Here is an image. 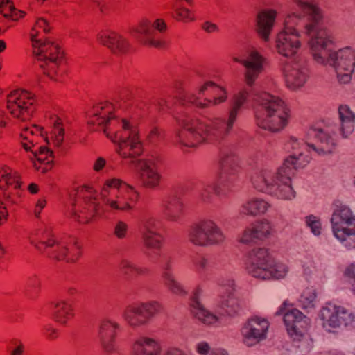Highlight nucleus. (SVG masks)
Masks as SVG:
<instances>
[{
  "instance_id": "nucleus-29",
  "label": "nucleus",
  "mask_w": 355,
  "mask_h": 355,
  "mask_svg": "<svg viewBox=\"0 0 355 355\" xmlns=\"http://www.w3.org/2000/svg\"><path fill=\"white\" fill-rule=\"evenodd\" d=\"M99 42L116 55L125 53L129 47L127 40L115 32H105L98 37Z\"/></svg>"
},
{
  "instance_id": "nucleus-25",
  "label": "nucleus",
  "mask_w": 355,
  "mask_h": 355,
  "mask_svg": "<svg viewBox=\"0 0 355 355\" xmlns=\"http://www.w3.org/2000/svg\"><path fill=\"white\" fill-rule=\"evenodd\" d=\"M202 289L196 287L191 295V310L193 316L205 325H216L219 323L220 318L215 313L207 309L202 303Z\"/></svg>"
},
{
  "instance_id": "nucleus-27",
  "label": "nucleus",
  "mask_w": 355,
  "mask_h": 355,
  "mask_svg": "<svg viewBox=\"0 0 355 355\" xmlns=\"http://www.w3.org/2000/svg\"><path fill=\"white\" fill-rule=\"evenodd\" d=\"M277 12L272 9L261 10L257 15V32L259 37L265 42L270 40L271 31L277 17Z\"/></svg>"
},
{
  "instance_id": "nucleus-34",
  "label": "nucleus",
  "mask_w": 355,
  "mask_h": 355,
  "mask_svg": "<svg viewBox=\"0 0 355 355\" xmlns=\"http://www.w3.org/2000/svg\"><path fill=\"white\" fill-rule=\"evenodd\" d=\"M73 316V312L71 303L66 300H60L55 304L54 317L56 322L62 325H66Z\"/></svg>"
},
{
  "instance_id": "nucleus-47",
  "label": "nucleus",
  "mask_w": 355,
  "mask_h": 355,
  "mask_svg": "<svg viewBox=\"0 0 355 355\" xmlns=\"http://www.w3.org/2000/svg\"><path fill=\"white\" fill-rule=\"evenodd\" d=\"M12 345L13 346L10 349V355H22L24 348V345L17 340H14Z\"/></svg>"
},
{
  "instance_id": "nucleus-59",
  "label": "nucleus",
  "mask_w": 355,
  "mask_h": 355,
  "mask_svg": "<svg viewBox=\"0 0 355 355\" xmlns=\"http://www.w3.org/2000/svg\"><path fill=\"white\" fill-rule=\"evenodd\" d=\"M94 2L97 6H98L101 9V3L103 0H91Z\"/></svg>"
},
{
  "instance_id": "nucleus-17",
  "label": "nucleus",
  "mask_w": 355,
  "mask_h": 355,
  "mask_svg": "<svg viewBox=\"0 0 355 355\" xmlns=\"http://www.w3.org/2000/svg\"><path fill=\"white\" fill-rule=\"evenodd\" d=\"M21 184L19 175L8 168H0V189L3 191L6 202L0 206V224L6 220L7 205L15 203L19 195Z\"/></svg>"
},
{
  "instance_id": "nucleus-58",
  "label": "nucleus",
  "mask_w": 355,
  "mask_h": 355,
  "mask_svg": "<svg viewBox=\"0 0 355 355\" xmlns=\"http://www.w3.org/2000/svg\"><path fill=\"white\" fill-rule=\"evenodd\" d=\"M6 49V43L3 40H0V53Z\"/></svg>"
},
{
  "instance_id": "nucleus-14",
  "label": "nucleus",
  "mask_w": 355,
  "mask_h": 355,
  "mask_svg": "<svg viewBox=\"0 0 355 355\" xmlns=\"http://www.w3.org/2000/svg\"><path fill=\"white\" fill-rule=\"evenodd\" d=\"M323 328L327 331L343 326H352L355 322V314L343 306L334 303H327L319 313Z\"/></svg>"
},
{
  "instance_id": "nucleus-62",
  "label": "nucleus",
  "mask_w": 355,
  "mask_h": 355,
  "mask_svg": "<svg viewBox=\"0 0 355 355\" xmlns=\"http://www.w3.org/2000/svg\"><path fill=\"white\" fill-rule=\"evenodd\" d=\"M2 250L0 248V255L2 254Z\"/></svg>"
},
{
  "instance_id": "nucleus-41",
  "label": "nucleus",
  "mask_w": 355,
  "mask_h": 355,
  "mask_svg": "<svg viewBox=\"0 0 355 355\" xmlns=\"http://www.w3.org/2000/svg\"><path fill=\"white\" fill-rule=\"evenodd\" d=\"M128 225L121 220H117L113 224V234L121 240L128 237Z\"/></svg>"
},
{
  "instance_id": "nucleus-13",
  "label": "nucleus",
  "mask_w": 355,
  "mask_h": 355,
  "mask_svg": "<svg viewBox=\"0 0 355 355\" xmlns=\"http://www.w3.org/2000/svg\"><path fill=\"white\" fill-rule=\"evenodd\" d=\"M37 133L42 135V130L38 126L23 128L19 135L20 143L22 148L27 153H31V155H28L29 159L32 162H34V159H36L38 162L43 164L44 166L42 168V171L46 172L51 168L54 155L53 151L49 148L43 146H37V141L35 136ZM33 163L35 168L39 169L40 168L37 166V164Z\"/></svg>"
},
{
  "instance_id": "nucleus-44",
  "label": "nucleus",
  "mask_w": 355,
  "mask_h": 355,
  "mask_svg": "<svg viewBox=\"0 0 355 355\" xmlns=\"http://www.w3.org/2000/svg\"><path fill=\"white\" fill-rule=\"evenodd\" d=\"M218 85L215 84L212 81L206 82L202 85L198 90L199 94H202L209 96L208 98H213L215 94V90L214 87H219Z\"/></svg>"
},
{
  "instance_id": "nucleus-8",
  "label": "nucleus",
  "mask_w": 355,
  "mask_h": 355,
  "mask_svg": "<svg viewBox=\"0 0 355 355\" xmlns=\"http://www.w3.org/2000/svg\"><path fill=\"white\" fill-rule=\"evenodd\" d=\"M37 29H42L44 33H48L50 30L48 21L42 17L39 18L32 30L31 36L33 53L40 67L45 74L53 79L58 73V70L62 62L63 52L57 44L51 41L36 39Z\"/></svg>"
},
{
  "instance_id": "nucleus-38",
  "label": "nucleus",
  "mask_w": 355,
  "mask_h": 355,
  "mask_svg": "<svg viewBox=\"0 0 355 355\" xmlns=\"http://www.w3.org/2000/svg\"><path fill=\"white\" fill-rule=\"evenodd\" d=\"M53 124L51 132L53 143L55 147L60 148L64 141V130L60 120L56 116L53 119Z\"/></svg>"
},
{
  "instance_id": "nucleus-10",
  "label": "nucleus",
  "mask_w": 355,
  "mask_h": 355,
  "mask_svg": "<svg viewBox=\"0 0 355 355\" xmlns=\"http://www.w3.org/2000/svg\"><path fill=\"white\" fill-rule=\"evenodd\" d=\"M331 228L334 237L348 250L355 248V216L346 205L338 206L334 211Z\"/></svg>"
},
{
  "instance_id": "nucleus-49",
  "label": "nucleus",
  "mask_w": 355,
  "mask_h": 355,
  "mask_svg": "<svg viewBox=\"0 0 355 355\" xmlns=\"http://www.w3.org/2000/svg\"><path fill=\"white\" fill-rule=\"evenodd\" d=\"M162 355H189L183 349L177 347H168Z\"/></svg>"
},
{
  "instance_id": "nucleus-36",
  "label": "nucleus",
  "mask_w": 355,
  "mask_h": 355,
  "mask_svg": "<svg viewBox=\"0 0 355 355\" xmlns=\"http://www.w3.org/2000/svg\"><path fill=\"white\" fill-rule=\"evenodd\" d=\"M317 292L316 289L313 287L306 288L300 295L298 302L299 306L310 311L315 308L317 302Z\"/></svg>"
},
{
  "instance_id": "nucleus-57",
  "label": "nucleus",
  "mask_w": 355,
  "mask_h": 355,
  "mask_svg": "<svg viewBox=\"0 0 355 355\" xmlns=\"http://www.w3.org/2000/svg\"><path fill=\"white\" fill-rule=\"evenodd\" d=\"M28 189L31 193H36L38 190L37 185L33 183L31 184Z\"/></svg>"
},
{
  "instance_id": "nucleus-12",
  "label": "nucleus",
  "mask_w": 355,
  "mask_h": 355,
  "mask_svg": "<svg viewBox=\"0 0 355 355\" xmlns=\"http://www.w3.org/2000/svg\"><path fill=\"white\" fill-rule=\"evenodd\" d=\"M110 188L108 196L103 194V201L111 209L130 211L133 209L132 203H135L139 198L136 189L125 182L113 179L107 182Z\"/></svg>"
},
{
  "instance_id": "nucleus-52",
  "label": "nucleus",
  "mask_w": 355,
  "mask_h": 355,
  "mask_svg": "<svg viewBox=\"0 0 355 355\" xmlns=\"http://www.w3.org/2000/svg\"><path fill=\"white\" fill-rule=\"evenodd\" d=\"M45 205H46V200L44 199L38 200V201L35 205V210H34L35 216L37 218H38L40 216L41 211L45 207Z\"/></svg>"
},
{
  "instance_id": "nucleus-5",
  "label": "nucleus",
  "mask_w": 355,
  "mask_h": 355,
  "mask_svg": "<svg viewBox=\"0 0 355 355\" xmlns=\"http://www.w3.org/2000/svg\"><path fill=\"white\" fill-rule=\"evenodd\" d=\"M241 170V160L232 149L220 148L218 165L217 182L209 179L201 183L198 189L200 200L204 203L211 202L214 192L218 197H225L231 192Z\"/></svg>"
},
{
  "instance_id": "nucleus-43",
  "label": "nucleus",
  "mask_w": 355,
  "mask_h": 355,
  "mask_svg": "<svg viewBox=\"0 0 355 355\" xmlns=\"http://www.w3.org/2000/svg\"><path fill=\"white\" fill-rule=\"evenodd\" d=\"M218 284L227 292V295L230 293H234V292L236 290L235 281L232 277L230 276L221 278L219 280Z\"/></svg>"
},
{
  "instance_id": "nucleus-50",
  "label": "nucleus",
  "mask_w": 355,
  "mask_h": 355,
  "mask_svg": "<svg viewBox=\"0 0 355 355\" xmlns=\"http://www.w3.org/2000/svg\"><path fill=\"white\" fill-rule=\"evenodd\" d=\"M344 275L349 279L355 280V262L347 266L344 271Z\"/></svg>"
},
{
  "instance_id": "nucleus-24",
  "label": "nucleus",
  "mask_w": 355,
  "mask_h": 355,
  "mask_svg": "<svg viewBox=\"0 0 355 355\" xmlns=\"http://www.w3.org/2000/svg\"><path fill=\"white\" fill-rule=\"evenodd\" d=\"M121 329V325L109 318L101 321L98 329V338L104 352L107 355L117 352L115 340L116 330Z\"/></svg>"
},
{
  "instance_id": "nucleus-35",
  "label": "nucleus",
  "mask_w": 355,
  "mask_h": 355,
  "mask_svg": "<svg viewBox=\"0 0 355 355\" xmlns=\"http://www.w3.org/2000/svg\"><path fill=\"white\" fill-rule=\"evenodd\" d=\"M221 309L230 317L237 316L242 311L240 300L232 293L227 294L222 300Z\"/></svg>"
},
{
  "instance_id": "nucleus-40",
  "label": "nucleus",
  "mask_w": 355,
  "mask_h": 355,
  "mask_svg": "<svg viewBox=\"0 0 355 355\" xmlns=\"http://www.w3.org/2000/svg\"><path fill=\"white\" fill-rule=\"evenodd\" d=\"M304 223L311 232L315 236H319L322 233V223L319 217L310 214L304 217Z\"/></svg>"
},
{
  "instance_id": "nucleus-61",
  "label": "nucleus",
  "mask_w": 355,
  "mask_h": 355,
  "mask_svg": "<svg viewBox=\"0 0 355 355\" xmlns=\"http://www.w3.org/2000/svg\"><path fill=\"white\" fill-rule=\"evenodd\" d=\"M352 291L353 293L355 295V286H352Z\"/></svg>"
},
{
  "instance_id": "nucleus-9",
  "label": "nucleus",
  "mask_w": 355,
  "mask_h": 355,
  "mask_svg": "<svg viewBox=\"0 0 355 355\" xmlns=\"http://www.w3.org/2000/svg\"><path fill=\"white\" fill-rule=\"evenodd\" d=\"M98 194L92 187H83L72 190L65 203L68 214L76 221L89 223L95 216H101Z\"/></svg>"
},
{
  "instance_id": "nucleus-33",
  "label": "nucleus",
  "mask_w": 355,
  "mask_h": 355,
  "mask_svg": "<svg viewBox=\"0 0 355 355\" xmlns=\"http://www.w3.org/2000/svg\"><path fill=\"white\" fill-rule=\"evenodd\" d=\"M269 207V203L263 199L252 198L243 204L241 212L246 215L256 216L264 214Z\"/></svg>"
},
{
  "instance_id": "nucleus-60",
  "label": "nucleus",
  "mask_w": 355,
  "mask_h": 355,
  "mask_svg": "<svg viewBox=\"0 0 355 355\" xmlns=\"http://www.w3.org/2000/svg\"><path fill=\"white\" fill-rule=\"evenodd\" d=\"M146 254L149 258L153 259V255L150 252H146Z\"/></svg>"
},
{
  "instance_id": "nucleus-54",
  "label": "nucleus",
  "mask_w": 355,
  "mask_h": 355,
  "mask_svg": "<svg viewBox=\"0 0 355 355\" xmlns=\"http://www.w3.org/2000/svg\"><path fill=\"white\" fill-rule=\"evenodd\" d=\"M44 333L49 338L53 339L57 337V329L53 328L52 327L47 326L44 328Z\"/></svg>"
},
{
  "instance_id": "nucleus-1",
  "label": "nucleus",
  "mask_w": 355,
  "mask_h": 355,
  "mask_svg": "<svg viewBox=\"0 0 355 355\" xmlns=\"http://www.w3.org/2000/svg\"><path fill=\"white\" fill-rule=\"evenodd\" d=\"M234 60L245 67L244 78L248 87L233 95L225 118L202 121L184 114L176 117L182 129L176 130L173 139L175 144L181 147H195L203 143L219 145L230 132L239 111L248 102L253 103L256 123L261 128L276 132L287 125L290 114L284 101L263 91L261 84L255 83L264 69L265 58L252 50L244 58Z\"/></svg>"
},
{
  "instance_id": "nucleus-28",
  "label": "nucleus",
  "mask_w": 355,
  "mask_h": 355,
  "mask_svg": "<svg viewBox=\"0 0 355 355\" xmlns=\"http://www.w3.org/2000/svg\"><path fill=\"white\" fill-rule=\"evenodd\" d=\"M271 232V224L267 220H262L253 227L246 228L239 236L238 240L241 243L248 244L259 240H263L269 236Z\"/></svg>"
},
{
  "instance_id": "nucleus-2",
  "label": "nucleus",
  "mask_w": 355,
  "mask_h": 355,
  "mask_svg": "<svg viewBox=\"0 0 355 355\" xmlns=\"http://www.w3.org/2000/svg\"><path fill=\"white\" fill-rule=\"evenodd\" d=\"M292 1L302 13L292 12L286 15L284 28L275 38L276 51L286 58L295 56L302 46V33L309 37L315 61L332 67L340 83H349L355 74V51L349 47L333 51L331 35L321 26V10L307 0Z\"/></svg>"
},
{
  "instance_id": "nucleus-23",
  "label": "nucleus",
  "mask_w": 355,
  "mask_h": 355,
  "mask_svg": "<svg viewBox=\"0 0 355 355\" xmlns=\"http://www.w3.org/2000/svg\"><path fill=\"white\" fill-rule=\"evenodd\" d=\"M159 256L162 278L164 285L174 295L182 297L187 295L188 291L182 283L178 281L173 272V257L165 253L160 254Z\"/></svg>"
},
{
  "instance_id": "nucleus-45",
  "label": "nucleus",
  "mask_w": 355,
  "mask_h": 355,
  "mask_svg": "<svg viewBox=\"0 0 355 355\" xmlns=\"http://www.w3.org/2000/svg\"><path fill=\"white\" fill-rule=\"evenodd\" d=\"M193 263L196 268L197 272L200 275H203L209 266V260L204 256H200L193 261Z\"/></svg>"
},
{
  "instance_id": "nucleus-55",
  "label": "nucleus",
  "mask_w": 355,
  "mask_h": 355,
  "mask_svg": "<svg viewBox=\"0 0 355 355\" xmlns=\"http://www.w3.org/2000/svg\"><path fill=\"white\" fill-rule=\"evenodd\" d=\"M28 284V286L36 289L40 286V282L36 276H33L29 278Z\"/></svg>"
},
{
  "instance_id": "nucleus-53",
  "label": "nucleus",
  "mask_w": 355,
  "mask_h": 355,
  "mask_svg": "<svg viewBox=\"0 0 355 355\" xmlns=\"http://www.w3.org/2000/svg\"><path fill=\"white\" fill-rule=\"evenodd\" d=\"M105 164L106 160L104 158L100 157L95 161L93 168L95 171H100L105 166Z\"/></svg>"
},
{
  "instance_id": "nucleus-51",
  "label": "nucleus",
  "mask_w": 355,
  "mask_h": 355,
  "mask_svg": "<svg viewBox=\"0 0 355 355\" xmlns=\"http://www.w3.org/2000/svg\"><path fill=\"white\" fill-rule=\"evenodd\" d=\"M202 28L209 33H214L218 31V27L216 24L209 21H206L202 25Z\"/></svg>"
},
{
  "instance_id": "nucleus-19",
  "label": "nucleus",
  "mask_w": 355,
  "mask_h": 355,
  "mask_svg": "<svg viewBox=\"0 0 355 355\" xmlns=\"http://www.w3.org/2000/svg\"><path fill=\"white\" fill-rule=\"evenodd\" d=\"M286 85L291 90L302 88L309 78L310 70L307 60L302 57H295L284 69Z\"/></svg>"
},
{
  "instance_id": "nucleus-46",
  "label": "nucleus",
  "mask_w": 355,
  "mask_h": 355,
  "mask_svg": "<svg viewBox=\"0 0 355 355\" xmlns=\"http://www.w3.org/2000/svg\"><path fill=\"white\" fill-rule=\"evenodd\" d=\"M162 138V132L157 128H152L146 136L148 142L150 144H157Z\"/></svg>"
},
{
  "instance_id": "nucleus-16",
  "label": "nucleus",
  "mask_w": 355,
  "mask_h": 355,
  "mask_svg": "<svg viewBox=\"0 0 355 355\" xmlns=\"http://www.w3.org/2000/svg\"><path fill=\"white\" fill-rule=\"evenodd\" d=\"M285 304H282L276 312V315H284V322L289 336L294 343H301L295 345L297 347L306 343L304 331L308 324L309 319L299 310L291 309L285 311Z\"/></svg>"
},
{
  "instance_id": "nucleus-21",
  "label": "nucleus",
  "mask_w": 355,
  "mask_h": 355,
  "mask_svg": "<svg viewBox=\"0 0 355 355\" xmlns=\"http://www.w3.org/2000/svg\"><path fill=\"white\" fill-rule=\"evenodd\" d=\"M162 221L155 216L144 218L141 225V235L144 246L148 250H159L162 247V236L159 232Z\"/></svg>"
},
{
  "instance_id": "nucleus-6",
  "label": "nucleus",
  "mask_w": 355,
  "mask_h": 355,
  "mask_svg": "<svg viewBox=\"0 0 355 355\" xmlns=\"http://www.w3.org/2000/svg\"><path fill=\"white\" fill-rule=\"evenodd\" d=\"M27 239L42 254L53 259L73 262L80 254V246L74 237L57 239L44 230L30 233Z\"/></svg>"
},
{
  "instance_id": "nucleus-3",
  "label": "nucleus",
  "mask_w": 355,
  "mask_h": 355,
  "mask_svg": "<svg viewBox=\"0 0 355 355\" xmlns=\"http://www.w3.org/2000/svg\"><path fill=\"white\" fill-rule=\"evenodd\" d=\"M335 129V126L319 123L308 131L306 141L290 136L285 148L291 155L278 168H266L254 175L251 180L254 187L278 199H293L295 196L291 185L294 171L304 168L310 162L311 151L318 155L334 153L336 146Z\"/></svg>"
},
{
  "instance_id": "nucleus-30",
  "label": "nucleus",
  "mask_w": 355,
  "mask_h": 355,
  "mask_svg": "<svg viewBox=\"0 0 355 355\" xmlns=\"http://www.w3.org/2000/svg\"><path fill=\"white\" fill-rule=\"evenodd\" d=\"M132 355H161L162 345L154 338L141 336L132 345Z\"/></svg>"
},
{
  "instance_id": "nucleus-22",
  "label": "nucleus",
  "mask_w": 355,
  "mask_h": 355,
  "mask_svg": "<svg viewBox=\"0 0 355 355\" xmlns=\"http://www.w3.org/2000/svg\"><path fill=\"white\" fill-rule=\"evenodd\" d=\"M166 28V25L162 19H157L153 24L144 22L132 31L133 36L144 44L162 48L165 46V42L157 39L155 31L162 32Z\"/></svg>"
},
{
  "instance_id": "nucleus-31",
  "label": "nucleus",
  "mask_w": 355,
  "mask_h": 355,
  "mask_svg": "<svg viewBox=\"0 0 355 355\" xmlns=\"http://www.w3.org/2000/svg\"><path fill=\"white\" fill-rule=\"evenodd\" d=\"M214 89L215 94L213 98H205L202 102L195 94H189L185 97V103H191L200 108H205L209 105H218L227 100V92L223 87H214Z\"/></svg>"
},
{
  "instance_id": "nucleus-7",
  "label": "nucleus",
  "mask_w": 355,
  "mask_h": 355,
  "mask_svg": "<svg viewBox=\"0 0 355 355\" xmlns=\"http://www.w3.org/2000/svg\"><path fill=\"white\" fill-rule=\"evenodd\" d=\"M245 268L251 277L265 281L284 279L289 270L286 263L275 260L269 249L263 247H256L247 252Z\"/></svg>"
},
{
  "instance_id": "nucleus-42",
  "label": "nucleus",
  "mask_w": 355,
  "mask_h": 355,
  "mask_svg": "<svg viewBox=\"0 0 355 355\" xmlns=\"http://www.w3.org/2000/svg\"><path fill=\"white\" fill-rule=\"evenodd\" d=\"M171 8L176 13L178 19L182 21H193L194 19L189 9L178 5L177 3H173L171 5Z\"/></svg>"
},
{
  "instance_id": "nucleus-18",
  "label": "nucleus",
  "mask_w": 355,
  "mask_h": 355,
  "mask_svg": "<svg viewBox=\"0 0 355 355\" xmlns=\"http://www.w3.org/2000/svg\"><path fill=\"white\" fill-rule=\"evenodd\" d=\"M268 321L263 318L252 317L243 322L240 328L241 343L251 347L267 338L269 329Z\"/></svg>"
},
{
  "instance_id": "nucleus-39",
  "label": "nucleus",
  "mask_w": 355,
  "mask_h": 355,
  "mask_svg": "<svg viewBox=\"0 0 355 355\" xmlns=\"http://www.w3.org/2000/svg\"><path fill=\"white\" fill-rule=\"evenodd\" d=\"M120 269L128 277H132L136 275H144L146 269L139 267L131 261L124 259L120 263Z\"/></svg>"
},
{
  "instance_id": "nucleus-15",
  "label": "nucleus",
  "mask_w": 355,
  "mask_h": 355,
  "mask_svg": "<svg viewBox=\"0 0 355 355\" xmlns=\"http://www.w3.org/2000/svg\"><path fill=\"white\" fill-rule=\"evenodd\" d=\"M160 309V304L155 301L135 304L123 310L122 318L130 327L137 329L146 325Z\"/></svg>"
},
{
  "instance_id": "nucleus-37",
  "label": "nucleus",
  "mask_w": 355,
  "mask_h": 355,
  "mask_svg": "<svg viewBox=\"0 0 355 355\" xmlns=\"http://www.w3.org/2000/svg\"><path fill=\"white\" fill-rule=\"evenodd\" d=\"M0 12L6 18L18 20L25 12L17 10L10 0H0Z\"/></svg>"
},
{
  "instance_id": "nucleus-48",
  "label": "nucleus",
  "mask_w": 355,
  "mask_h": 355,
  "mask_svg": "<svg viewBox=\"0 0 355 355\" xmlns=\"http://www.w3.org/2000/svg\"><path fill=\"white\" fill-rule=\"evenodd\" d=\"M211 347L209 344L205 341H201L196 344V350L199 355H207L210 352Z\"/></svg>"
},
{
  "instance_id": "nucleus-11",
  "label": "nucleus",
  "mask_w": 355,
  "mask_h": 355,
  "mask_svg": "<svg viewBox=\"0 0 355 355\" xmlns=\"http://www.w3.org/2000/svg\"><path fill=\"white\" fill-rule=\"evenodd\" d=\"M188 239L195 246L207 248L222 245L226 237L221 227L214 220L205 218L191 227Z\"/></svg>"
},
{
  "instance_id": "nucleus-56",
  "label": "nucleus",
  "mask_w": 355,
  "mask_h": 355,
  "mask_svg": "<svg viewBox=\"0 0 355 355\" xmlns=\"http://www.w3.org/2000/svg\"><path fill=\"white\" fill-rule=\"evenodd\" d=\"M210 355H229V354L225 349L218 348L211 350Z\"/></svg>"
},
{
  "instance_id": "nucleus-20",
  "label": "nucleus",
  "mask_w": 355,
  "mask_h": 355,
  "mask_svg": "<svg viewBox=\"0 0 355 355\" xmlns=\"http://www.w3.org/2000/svg\"><path fill=\"white\" fill-rule=\"evenodd\" d=\"M34 102L33 95L27 91L16 90L8 96L7 108L13 116L25 121L35 110Z\"/></svg>"
},
{
  "instance_id": "nucleus-26",
  "label": "nucleus",
  "mask_w": 355,
  "mask_h": 355,
  "mask_svg": "<svg viewBox=\"0 0 355 355\" xmlns=\"http://www.w3.org/2000/svg\"><path fill=\"white\" fill-rule=\"evenodd\" d=\"M161 206L163 214L168 221L180 222L184 209V204L180 196L171 195L164 198Z\"/></svg>"
},
{
  "instance_id": "nucleus-4",
  "label": "nucleus",
  "mask_w": 355,
  "mask_h": 355,
  "mask_svg": "<svg viewBox=\"0 0 355 355\" xmlns=\"http://www.w3.org/2000/svg\"><path fill=\"white\" fill-rule=\"evenodd\" d=\"M113 105L110 103L94 107L89 123L102 127L103 132L115 144L116 153L123 159H129L138 171L141 184L148 189H156L161 174L153 158L139 159L143 144L136 124L125 119H117L112 114Z\"/></svg>"
},
{
  "instance_id": "nucleus-32",
  "label": "nucleus",
  "mask_w": 355,
  "mask_h": 355,
  "mask_svg": "<svg viewBox=\"0 0 355 355\" xmlns=\"http://www.w3.org/2000/svg\"><path fill=\"white\" fill-rule=\"evenodd\" d=\"M338 114L340 120V134L343 138H347L354 130L355 114L345 105L339 107Z\"/></svg>"
}]
</instances>
